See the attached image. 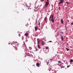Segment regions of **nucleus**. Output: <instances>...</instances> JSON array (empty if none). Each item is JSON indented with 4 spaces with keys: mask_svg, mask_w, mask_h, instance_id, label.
I'll return each mask as SVG.
<instances>
[{
    "mask_svg": "<svg viewBox=\"0 0 73 73\" xmlns=\"http://www.w3.org/2000/svg\"><path fill=\"white\" fill-rule=\"evenodd\" d=\"M49 2H48L47 1L45 2V7H47V6L48 5H49Z\"/></svg>",
    "mask_w": 73,
    "mask_h": 73,
    "instance_id": "nucleus-1",
    "label": "nucleus"
},
{
    "mask_svg": "<svg viewBox=\"0 0 73 73\" xmlns=\"http://www.w3.org/2000/svg\"><path fill=\"white\" fill-rule=\"evenodd\" d=\"M64 3V0H60L58 3V4H63Z\"/></svg>",
    "mask_w": 73,
    "mask_h": 73,
    "instance_id": "nucleus-2",
    "label": "nucleus"
},
{
    "mask_svg": "<svg viewBox=\"0 0 73 73\" xmlns=\"http://www.w3.org/2000/svg\"><path fill=\"white\" fill-rule=\"evenodd\" d=\"M53 16H54V15L52 14L50 15L49 17V20H50V19L52 18V19H53Z\"/></svg>",
    "mask_w": 73,
    "mask_h": 73,
    "instance_id": "nucleus-3",
    "label": "nucleus"
},
{
    "mask_svg": "<svg viewBox=\"0 0 73 73\" xmlns=\"http://www.w3.org/2000/svg\"><path fill=\"white\" fill-rule=\"evenodd\" d=\"M38 26H36L35 27V31H37L38 30Z\"/></svg>",
    "mask_w": 73,
    "mask_h": 73,
    "instance_id": "nucleus-4",
    "label": "nucleus"
},
{
    "mask_svg": "<svg viewBox=\"0 0 73 73\" xmlns=\"http://www.w3.org/2000/svg\"><path fill=\"white\" fill-rule=\"evenodd\" d=\"M36 65L37 67H38V68L40 67V64L39 63H36Z\"/></svg>",
    "mask_w": 73,
    "mask_h": 73,
    "instance_id": "nucleus-5",
    "label": "nucleus"
},
{
    "mask_svg": "<svg viewBox=\"0 0 73 73\" xmlns=\"http://www.w3.org/2000/svg\"><path fill=\"white\" fill-rule=\"evenodd\" d=\"M37 44H40V39H37Z\"/></svg>",
    "mask_w": 73,
    "mask_h": 73,
    "instance_id": "nucleus-6",
    "label": "nucleus"
},
{
    "mask_svg": "<svg viewBox=\"0 0 73 73\" xmlns=\"http://www.w3.org/2000/svg\"><path fill=\"white\" fill-rule=\"evenodd\" d=\"M29 35V33H26L25 34V36H26L27 37H28V36Z\"/></svg>",
    "mask_w": 73,
    "mask_h": 73,
    "instance_id": "nucleus-7",
    "label": "nucleus"
},
{
    "mask_svg": "<svg viewBox=\"0 0 73 73\" xmlns=\"http://www.w3.org/2000/svg\"><path fill=\"white\" fill-rule=\"evenodd\" d=\"M61 22L62 24H64V21H63V19H61Z\"/></svg>",
    "mask_w": 73,
    "mask_h": 73,
    "instance_id": "nucleus-8",
    "label": "nucleus"
},
{
    "mask_svg": "<svg viewBox=\"0 0 73 73\" xmlns=\"http://www.w3.org/2000/svg\"><path fill=\"white\" fill-rule=\"evenodd\" d=\"M42 45H44L45 44V42H44L43 41H42Z\"/></svg>",
    "mask_w": 73,
    "mask_h": 73,
    "instance_id": "nucleus-9",
    "label": "nucleus"
},
{
    "mask_svg": "<svg viewBox=\"0 0 73 73\" xmlns=\"http://www.w3.org/2000/svg\"><path fill=\"white\" fill-rule=\"evenodd\" d=\"M37 46L39 49H41V47H40V45L38 44Z\"/></svg>",
    "mask_w": 73,
    "mask_h": 73,
    "instance_id": "nucleus-10",
    "label": "nucleus"
},
{
    "mask_svg": "<svg viewBox=\"0 0 73 73\" xmlns=\"http://www.w3.org/2000/svg\"><path fill=\"white\" fill-rule=\"evenodd\" d=\"M47 17H46L44 19V21H46V20H47Z\"/></svg>",
    "mask_w": 73,
    "mask_h": 73,
    "instance_id": "nucleus-11",
    "label": "nucleus"
},
{
    "mask_svg": "<svg viewBox=\"0 0 73 73\" xmlns=\"http://www.w3.org/2000/svg\"><path fill=\"white\" fill-rule=\"evenodd\" d=\"M61 41H63V40H64V39L63 38V36H61Z\"/></svg>",
    "mask_w": 73,
    "mask_h": 73,
    "instance_id": "nucleus-12",
    "label": "nucleus"
},
{
    "mask_svg": "<svg viewBox=\"0 0 73 73\" xmlns=\"http://www.w3.org/2000/svg\"><path fill=\"white\" fill-rule=\"evenodd\" d=\"M70 62L71 63V62H73V60L72 59H71L70 60Z\"/></svg>",
    "mask_w": 73,
    "mask_h": 73,
    "instance_id": "nucleus-13",
    "label": "nucleus"
},
{
    "mask_svg": "<svg viewBox=\"0 0 73 73\" xmlns=\"http://www.w3.org/2000/svg\"><path fill=\"white\" fill-rule=\"evenodd\" d=\"M15 46H19V44L18 43H17L15 44Z\"/></svg>",
    "mask_w": 73,
    "mask_h": 73,
    "instance_id": "nucleus-14",
    "label": "nucleus"
},
{
    "mask_svg": "<svg viewBox=\"0 0 73 73\" xmlns=\"http://www.w3.org/2000/svg\"><path fill=\"white\" fill-rule=\"evenodd\" d=\"M66 3L67 4H69L70 3H69V2H66Z\"/></svg>",
    "mask_w": 73,
    "mask_h": 73,
    "instance_id": "nucleus-15",
    "label": "nucleus"
},
{
    "mask_svg": "<svg viewBox=\"0 0 73 73\" xmlns=\"http://www.w3.org/2000/svg\"><path fill=\"white\" fill-rule=\"evenodd\" d=\"M51 21H52V22H53V23H54V21L53 20V19H51Z\"/></svg>",
    "mask_w": 73,
    "mask_h": 73,
    "instance_id": "nucleus-16",
    "label": "nucleus"
},
{
    "mask_svg": "<svg viewBox=\"0 0 73 73\" xmlns=\"http://www.w3.org/2000/svg\"><path fill=\"white\" fill-rule=\"evenodd\" d=\"M28 24H27V25H25L27 26V27H28Z\"/></svg>",
    "mask_w": 73,
    "mask_h": 73,
    "instance_id": "nucleus-17",
    "label": "nucleus"
},
{
    "mask_svg": "<svg viewBox=\"0 0 73 73\" xmlns=\"http://www.w3.org/2000/svg\"><path fill=\"white\" fill-rule=\"evenodd\" d=\"M66 49L67 50V51H68V50H69V49L68 48H66Z\"/></svg>",
    "mask_w": 73,
    "mask_h": 73,
    "instance_id": "nucleus-18",
    "label": "nucleus"
},
{
    "mask_svg": "<svg viewBox=\"0 0 73 73\" xmlns=\"http://www.w3.org/2000/svg\"><path fill=\"white\" fill-rule=\"evenodd\" d=\"M35 49L36 51H37V50H38L37 49V48H35Z\"/></svg>",
    "mask_w": 73,
    "mask_h": 73,
    "instance_id": "nucleus-19",
    "label": "nucleus"
},
{
    "mask_svg": "<svg viewBox=\"0 0 73 73\" xmlns=\"http://www.w3.org/2000/svg\"><path fill=\"white\" fill-rule=\"evenodd\" d=\"M19 37H21V35L20 34H19Z\"/></svg>",
    "mask_w": 73,
    "mask_h": 73,
    "instance_id": "nucleus-20",
    "label": "nucleus"
},
{
    "mask_svg": "<svg viewBox=\"0 0 73 73\" xmlns=\"http://www.w3.org/2000/svg\"><path fill=\"white\" fill-rule=\"evenodd\" d=\"M46 63H47V65H48V64H49V62H47Z\"/></svg>",
    "mask_w": 73,
    "mask_h": 73,
    "instance_id": "nucleus-21",
    "label": "nucleus"
},
{
    "mask_svg": "<svg viewBox=\"0 0 73 73\" xmlns=\"http://www.w3.org/2000/svg\"><path fill=\"white\" fill-rule=\"evenodd\" d=\"M48 48H49L48 47H46V49H48Z\"/></svg>",
    "mask_w": 73,
    "mask_h": 73,
    "instance_id": "nucleus-22",
    "label": "nucleus"
},
{
    "mask_svg": "<svg viewBox=\"0 0 73 73\" xmlns=\"http://www.w3.org/2000/svg\"><path fill=\"white\" fill-rule=\"evenodd\" d=\"M64 67H65L64 66H63L62 67H61V69H62V68H64Z\"/></svg>",
    "mask_w": 73,
    "mask_h": 73,
    "instance_id": "nucleus-23",
    "label": "nucleus"
},
{
    "mask_svg": "<svg viewBox=\"0 0 73 73\" xmlns=\"http://www.w3.org/2000/svg\"><path fill=\"white\" fill-rule=\"evenodd\" d=\"M60 8H61V7H59L58 9L59 10H60Z\"/></svg>",
    "mask_w": 73,
    "mask_h": 73,
    "instance_id": "nucleus-24",
    "label": "nucleus"
},
{
    "mask_svg": "<svg viewBox=\"0 0 73 73\" xmlns=\"http://www.w3.org/2000/svg\"><path fill=\"white\" fill-rule=\"evenodd\" d=\"M71 25H73V23H71Z\"/></svg>",
    "mask_w": 73,
    "mask_h": 73,
    "instance_id": "nucleus-25",
    "label": "nucleus"
},
{
    "mask_svg": "<svg viewBox=\"0 0 73 73\" xmlns=\"http://www.w3.org/2000/svg\"><path fill=\"white\" fill-rule=\"evenodd\" d=\"M58 62H59V63H60V62H61V61L59 60L58 61Z\"/></svg>",
    "mask_w": 73,
    "mask_h": 73,
    "instance_id": "nucleus-26",
    "label": "nucleus"
},
{
    "mask_svg": "<svg viewBox=\"0 0 73 73\" xmlns=\"http://www.w3.org/2000/svg\"><path fill=\"white\" fill-rule=\"evenodd\" d=\"M38 25H39V27H40V23H39Z\"/></svg>",
    "mask_w": 73,
    "mask_h": 73,
    "instance_id": "nucleus-27",
    "label": "nucleus"
},
{
    "mask_svg": "<svg viewBox=\"0 0 73 73\" xmlns=\"http://www.w3.org/2000/svg\"><path fill=\"white\" fill-rule=\"evenodd\" d=\"M69 67H70V66H67V67L69 68Z\"/></svg>",
    "mask_w": 73,
    "mask_h": 73,
    "instance_id": "nucleus-28",
    "label": "nucleus"
},
{
    "mask_svg": "<svg viewBox=\"0 0 73 73\" xmlns=\"http://www.w3.org/2000/svg\"><path fill=\"white\" fill-rule=\"evenodd\" d=\"M52 41H49V42H52Z\"/></svg>",
    "mask_w": 73,
    "mask_h": 73,
    "instance_id": "nucleus-29",
    "label": "nucleus"
},
{
    "mask_svg": "<svg viewBox=\"0 0 73 73\" xmlns=\"http://www.w3.org/2000/svg\"><path fill=\"white\" fill-rule=\"evenodd\" d=\"M60 33H61V34H63V33L61 32H60Z\"/></svg>",
    "mask_w": 73,
    "mask_h": 73,
    "instance_id": "nucleus-30",
    "label": "nucleus"
},
{
    "mask_svg": "<svg viewBox=\"0 0 73 73\" xmlns=\"http://www.w3.org/2000/svg\"><path fill=\"white\" fill-rule=\"evenodd\" d=\"M26 4V7H28V5H27V4Z\"/></svg>",
    "mask_w": 73,
    "mask_h": 73,
    "instance_id": "nucleus-31",
    "label": "nucleus"
},
{
    "mask_svg": "<svg viewBox=\"0 0 73 73\" xmlns=\"http://www.w3.org/2000/svg\"><path fill=\"white\" fill-rule=\"evenodd\" d=\"M50 60H53V59H49Z\"/></svg>",
    "mask_w": 73,
    "mask_h": 73,
    "instance_id": "nucleus-32",
    "label": "nucleus"
},
{
    "mask_svg": "<svg viewBox=\"0 0 73 73\" xmlns=\"http://www.w3.org/2000/svg\"><path fill=\"white\" fill-rule=\"evenodd\" d=\"M41 1H44V0H40Z\"/></svg>",
    "mask_w": 73,
    "mask_h": 73,
    "instance_id": "nucleus-33",
    "label": "nucleus"
},
{
    "mask_svg": "<svg viewBox=\"0 0 73 73\" xmlns=\"http://www.w3.org/2000/svg\"><path fill=\"white\" fill-rule=\"evenodd\" d=\"M48 1H49V0H47V2H48Z\"/></svg>",
    "mask_w": 73,
    "mask_h": 73,
    "instance_id": "nucleus-34",
    "label": "nucleus"
},
{
    "mask_svg": "<svg viewBox=\"0 0 73 73\" xmlns=\"http://www.w3.org/2000/svg\"><path fill=\"white\" fill-rule=\"evenodd\" d=\"M67 45H69V44H68V43L67 44Z\"/></svg>",
    "mask_w": 73,
    "mask_h": 73,
    "instance_id": "nucleus-35",
    "label": "nucleus"
},
{
    "mask_svg": "<svg viewBox=\"0 0 73 73\" xmlns=\"http://www.w3.org/2000/svg\"><path fill=\"white\" fill-rule=\"evenodd\" d=\"M52 19L53 20H54V19H53H53Z\"/></svg>",
    "mask_w": 73,
    "mask_h": 73,
    "instance_id": "nucleus-36",
    "label": "nucleus"
},
{
    "mask_svg": "<svg viewBox=\"0 0 73 73\" xmlns=\"http://www.w3.org/2000/svg\"><path fill=\"white\" fill-rule=\"evenodd\" d=\"M16 50H17V48H16Z\"/></svg>",
    "mask_w": 73,
    "mask_h": 73,
    "instance_id": "nucleus-37",
    "label": "nucleus"
},
{
    "mask_svg": "<svg viewBox=\"0 0 73 73\" xmlns=\"http://www.w3.org/2000/svg\"><path fill=\"white\" fill-rule=\"evenodd\" d=\"M36 11H37V10H36Z\"/></svg>",
    "mask_w": 73,
    "mask_h": 73,
    "instance_id": "nucleus-38",
    "label": "nucleus"
}]
</instances>
